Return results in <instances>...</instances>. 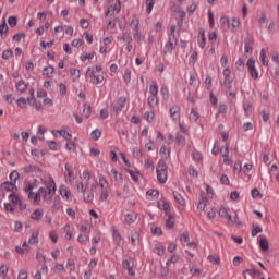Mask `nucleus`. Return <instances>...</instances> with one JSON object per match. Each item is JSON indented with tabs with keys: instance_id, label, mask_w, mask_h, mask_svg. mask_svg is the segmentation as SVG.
Wrapping results in <instances>:
<instances>
[{
	"instance_id": "1",
	"label": "nucleus",
	"mask_w": 279,
	"mask_h": 279,
	"mask_svg": "<svg viewBox=\"0 0 279 279\" xmlns=\"http://www.w3.org/2000/svg\"><path fill=\"white\" fill-rule=\"evenodd\" d=\"M222 75L226 95L228 99L232 101V99H236V92L232 90V84H234V78H232V70H230V68H225L222 71Z\"/></svg>"
},
{
	"instance_id": "2",
	"label": "nucleus",
	"mask_w": 279,
	"mask_h": 279,
	"mask_svg": "<svg viewBox=\"0 0 279 279\" xmlns=\"http://www.w3.org/2000/svg\"><path fill=\"white\" fill-rule=\"evenodd\" d=\"M98 186L100 187V202H108V197H110V183H108L104 174L98 175Z\"/></svg>"
},
{
	"instance_id": "3",
	"label": "nucleus",
	"mask_w": 279,
	"mask_h": 279,
	"mask_svg": "<svg viewBox=\"0 0 279 279\" xmlns=\"http://www.w3.org/2000/svg\"><path fill=\"white\" fill-rule=\"evenodd\" d=\"M157 180L160 184H167L169 178V166L165 160H159L156 169Z\"/></svg>"
},
{
	"instance_id": "4",
	"label": "nucleus",
	"mask_w": 279,
	"mask_h": 279,
	"mask_svg": "<svg viewBox=\"0 0 279 279\" xmlns=\"http://www.w3.org/2000/svg\"><path fill=\"white\" fill-rule=\"evenodd\" d=\"M86 78L89 80L90 84H94L95 86L99 84H104V75L101 74H95V69L87 68L86 71Z\"/></svg>"
},
{
	"instance_id": "5",
	"label": "nucleus",
	"mask_w": 279,
	"mask_h": 279,
	"mask_svg": "<svg viewBox=\"0 0 279 279\" xmlns=\"http://www.w3.org/2000/svg\"><path fill=\"white\" fill-rule=\"evenodd\" d=\"M175 47H178V39H168L162 49L163 56H173V49H175Z\"/></svg>"
},
{
	"instance_id": "6",
	"label": "nucleus",
	"mask_w": 279,
	"mask_h": 279,
	"mask_svg": "<svg viewBox=\"0 0 279 279\" xmlns=\"http://www.w3.org/2000/svg\"><path fill=\"white\" fill-rule=\"evenodd\" d=\"M45 186L46 191H48V199H53V195H56V181L53 180V178L49 177L46 181Z\"/></svg>"
},
{
	"instance_id": "7",
	"label": "nucleus",
	"mask_w": 279,
	"mask_h": 279,
	"mask_svg": "<svg viewBox=\"0 0 279 279\" xmlns=\"http://www.w3.org/2000/svg\"><path fill=\"white\" fill-rule=\"evenodd\" d=\"M246 66L248 69L251 77L253 80H258V70L256 69V61L254 60V58L247 60Z\"/></svg>"
},
{
	"instance_id": "8",
	"label": "nucleus",
	"mask_w": 279,
	"mask_h": 279,
	"mask_svg": "<svg viewBox=\"0 0 279 279\" xmlns=\"http://www.w3.org/2000/svg\"><path fill=\"white\" fill-rule=\"evenodd\" d=\"M123 269H126L129 276H136V271H134V259L129 257L122 260Z\"/></svg>"
},
{
	"instance_id": "9",
	"label": "nucleus",
	"mask_w": 279,
	"mask_h": 279,
	"mask_svg": "<svg viewBox=\"0 0 279 279\" xmlns=\"http://www.w3.org/2000/svg\"><path fill=\"white\" fill-rule=\"evenodd\" d=\"M40 196H43L44 199L49 201V192L47 191L46 187H39L38 192H36L35 195L33 196V203L37 205L40 204Z\"/></svg>"
},
{
	"instance_id": "10",
	"label": "nucleus",
	"mask_w": 279,
	"mask_h": 279,
	"mask_svg": "<svg viewBox=\"0 0 279 279\" xmlns=\"http://www.w3.org/2000/svg\"><path fill=\"white\" fill-rule=\"evenodd\" d=\"M34 189H38V180L36 179L33 182L27 183L25 186V192L28 193V199L34 201V196L36 195V193L33 192Z\"/></svg>"
},
{
	"instance_id": "11",
	"label": "nucleus",
	"mask_w": 279,
	"mask_h": 279,
	"mask_svg": "<svg viewBox=\"0 0 279 279\" xmlns=\"http://www.w3.org/2000/svg\"><path fill=\"white\" fill-rule=\"evenodd\" d=\"M125 104H128V98H125L124 96L120 97L117 100V104L113 106V111L116 112V114H120L123 108H125Z\"/></svg>"
},
{
	"instance_id": "12",
	"label": "nucleus",
	"mask_w": 279,
	"mask_h": 279,
	"mask_svg": "<svg viewBox=\"0 0 279 279\" xmlns=\"http://www.w3.org/2000/svg\"><path fill=\"white\" fill-rule=\"evenodd\" d=\"M257 241L263 252H267L269 250V240H267V236L258 235Z\"/></svg>"
},
{
	"instance_id": "13",
	"label": "nucleus",
	"mask_w": 279,
	"mask_h": 279,
	"mask_svg": "<svg viewBox=\"0 0 279 279\" xmlns=\"http://www.w3.org/2000/svg\"><path fill=\"white\" fill-rule=\"evenodd\" d=\"M239 27H241V21H239V19L232 17L229 20V29H231V32H239Z\"/></svg>"
},
{
	"instance_id": "14",
	"label": "nucleus",
	"mask_w": 279,
	"mask_h": 279,
	"mask_svg": "<svg viewBox=\"0 0 279 279\" xmlns=\"http://www.w3.org/2000/svg\"><path fill=\"white\" fill-rule=\"evenodd\" d=\"M39 234H40V231H38V229L32 230L31 238L28 239L29 245H38V243H39V240H38Z\"/></svg>"
},
{
	"instance_id": "15",
	"label": "nucleus",
	"mask_w": 279,
	"mask_h": 279,
	"mask_svg": "<svg viewBox=\"0 0 279 279\" xmlns=\"http://www.w3.org/2000/svg\"><path fill=\"white\" fill-rule=\"evenodd\" d=\"M198 33V47L204 49V47H206V31L204 28H199Z\"/></svg>"
},
{
	"instance_id": "16",
	"label": "nucleus",
	"mask_w": 279,
	"mask_h": 279,
	"mask_svg": "<svg viewBox=\"0 0 279 279\" xmlns=\"http://www.w3.org/2000/svg\"><path fill=\"white\" fill-rule=\"evenodd\" d=\"M60 195L66 199V202H71L72 196H71V190L66 189L64 185L60 186Z\"/></svg>"
},
{
	"instance_id": "17",
	"label": "nucleus",
	"mask_w": 279,
	"mask_h": 279,
	"mask_svg": "<svg viewBox=\"0 0 279 279\" xmlns=\"http://www.w3.org/2000/svg\"><path fill=\"white\" fill-rule=\"evenodd\" d=\"M189 119L193 123H197V121H199V112L197 111V109H195V108L191 109L190 114H189Z\"/></svg>"
},
{
	"instance_id": "18",
	"label": "nucleus",
	"mask_w": 279,
	"mask_h": 279,
	"mask_svg": "<svg viewBox=\"0 0 279 279\" xmlns=\"http://www.w3.org/2000/svg\"><path fill=\"white\" fill-rule=\"evenodd\" d=\"M44 216H45V210H43V209H36V210L31 215V219H33L34 221H40V219H43Z\"/></svg>"
},
{
	"instance_id": "19",
	"label": "nucleus",
	"mask_w": 279,
	"mask_h": 279,
	"mask_svg": "<svg viewBox=\"0 0 279 279\" xmlns=\"http://www.w3.org/2000/svg\"><path fill=\"white\" fill-rule=\"evenodd\" d=\"M170 117L174 121H178V119H180V107H178V106L171 107L170 108Z\"/></svg>"
},
{
	"instance_id": "20",
	"label": "nucleus",
	"mask_w": 279,
	"mask_h": 279,
	"mask_svg": "<svg viewBox=\"0 0 279 279\" xmlns=\"http://www.w3.org/2000/svg\"><path fill=\"white\" fill-rule=\"evenodd\" d=\"M59 133V135L64 138L65 141H69L70 138H73V135L69 132H66V130H53L52 134Z\"/></svg>"
},
{
	"instance_id": "21",
	"label": "nucleus",
	"mask_w": 279,
	"mask_h": 279,
	"mask_svg": "<svg viewBox=\"0 0 279 279\" xmlns=\"http://www.w3.org/2000/svg\"><path fill=\"white\" fill-rule=\"evenodd\" d=\"M153 252L157 254V256H165L166 247L162 244H156Z\"/></svg>"
},
{
	"instance_id": "22",
	"label": "nucleus",
	"mask_w": 279,
	"mask_h": 279,
	"mask_svg": "<svg viewBox=\"0 0 279 279\" xmlns=\"http://www.w3.org/2000/svg\"><path fill=\"white\" fill-rule=\"evenodd\" d=\"M173 197L179 206H186V201L182 197V194L173 192Z\"/></svg>"
},
{
	"instance_id": "23",
	"label": "nucleus",
	"mask_w": 279,
	"mask_h": 279,
	"mask_svg": "<svg viewBox=\"0 0 279 279\" xmlns=\"http://www.w3.org/2000/svg\"><path fill=\"white\" fill-rule=\"evenodd\" d=\"M44 75H46V77H53V75H56V68L52 65L44 68Z\"/></svg>"
},
{
	"instance_id": "24",
	"label": "nucleus",
	"mask_w": 279,
	"mask_h": 279,
	"mask_svg": "<svg viewBox=\"0 0 279 279\" xmlns=\"http://www.w3.org/2000/svg\"><path fill=\"white\" fill-rule=\"evenodd\" d=\"M137 217L138 216L134 211H132L130 214H126L125 215V222L130 226V225L134 223V221H136Z\"/></svg>"
},
{
	"instance_id": "25",
	"label": "nucleus",
	"mask_w": 279,
	"mask_h": 279,
	"mask_svg": "<svg viewBox=\"0 0 279 279\" xmlns=\"http://www.w3.org/2000/svg\"><path fill=\"white\" fill-rule=\"evenodd\" d=\"M259 60H260L263 66L269 65V60L267 58V53L265 52L264 48L260 50Z\"/></svg>"
},
{
	"instance_id": "26",
	"label": "nucleus",
	"mask_w": 279,
	"mask_h": 279,
	"mask_svg": "<svg viewBox=\"0 0 279 279\" xmlns=\"http://www.w3.org/2000/svg\"><path fill=\"white\" fill-rule=\"evenodd\" d=\"M147 104L150 108H158V96H148Z\"/></svg>"
},
{
	"instance_id": "27",
	"label": "nucleus",
	"mask_w": 279,
	"mask_h": 279,
	"mask_svg": "<svg viewBox=\"0 0 279 279\" xmlns=\"http://www.w3.org/2000/svg\"><path fill=\"white\" fill-rule=\"evenodd\" d=\"M15 88L19 93H25V90H27V84L25 81L21 80L15 84Z\"/></svg>"
},
{
	"instance_id": "28",
	"label": "nucleus",
	"mask_w": 279,
	"mask_h": 279,
	"mask_svg": "<svg viewBox=\"0 0 279 279\" xmlns=\"http://www.w3.org/2000/svg\"><path fill=\"white\" fill-rule=\"evenodd\" d=\"M158 208L160 210H165V213H169V210L171 209V206L169 205V202H167V201H159Z\"/></svg>"
},
{
	"instance_id": "29",
	"label": "nucleus",
	"mask_w": 279,
	"mask_h": 279,
	"mask_svg": "<svg viewBox=\"0 0 279 279\" xmlns=\"http://www.w3.org/2000/svg\"><path fill=\"white\" fill-rule=\"evenodd\" d=\"M110 12H116V14H119L121 12V2L116 3L113 7L110 5L108 8L106 16H108V14H110Z\"/></svg>"
},
{
	"instance_id": "30",
	"label": "nucleus",
	"mask_w": 279,
	"mask_h": 279,
	"mask_svg": "<svg viewBox=\"0 0 279 279\" xmlns=\"http://www.w3.org/2000/svg\"><path fill=\"white\" fill-rule=\"evenodd\" d=\"M207 260H209L211 265H219L221 263V257H219V255H208Z\"/></svg>"
},
{
	"instance_id": "31",
	"label": "nucleus",
	"mask_w": 279,
	"mask_h": 279,
	"mask_svg": "<svg viewBox=\"0 0 279 279\" xmlns=\"http://www.w3.org/2000/svg\"><path fill=\"white\" fill-rule=\"evenodd\" d=\"M146 14H149L154 10V5H156V0H146Z\"/></svg>"
},
{
	"instance_id": "32",
	"label": "nucleus",
	"mask_w": 279,
	"mask_h": 279,
	"mask_svg": "<svg viewBox=\"0 0 279 279\" xmlns=\"http://www.w3.org/2000/svg\"><path fill=\"white\" fill-rule=\"evenodd\" d=\"M206 206H208V199L203 197L198 202L197 209L201 210L202 213H204L206 210Z\"/></svg>"
},
{
	"instance_id": "33",
	"label": "nucleus",
	"mask_w": 279,
	"mask_h": 279,
	"mask_svg": "<svg viewBox=\"0 0 279 279\" xmlns=\"http://www.w3.org/2000/svg\"><path fill=\"white\" fill-rule=\"evenodd\" d=\"M123 80L125 84H130V82H132V71L130 69L124 70Z\"/></svg>"
},
{
	"instance_id": "34",
	"label": "nucleus",
	"mask_w": 279,
	"mask_h": 279,
	"mask_svg": "<svg viewBox=\"0 0 279 279\" xmlns=\"http://www.w3.org/2000/svg\"><path fill=\"white\" fill-rule=\"evenodd\" d=\"M15 184L16 183H13L12 181L11 182H4L2 184V189H4V191L11 192V191H14V189H16Z\"/></svg>"
},
{
	"instance_id": "35",
	"label": "nucleus",
	"mask_w": 279,
	"mask_h": 279,
	"mask_svg": "<svg viewBox=\"0 0 279 279\" xmlns=\"http://www.w3.org/2000/svg\"><path fill=\"white\" fill-rule=\"evenodd\" d=\"M140 23L141 22L137 20V17H133L130 22L131 29H133V32H137Z\"/></svg>"
},
{
	"instance_id": "36",
	"label": "nucleus",
	"mask_w": 279,
	"mask_h": 279,
	"mask_svg": "<svg viewBox=\"0 0 279 279\" xmlns=\"http://www.w3.org/2000/svg\"><path fill=\"white\" fill-rule=\"evenodd\" d=\"M93 58H95V52L93 51L80 56V60H82V62H86V60H93Z\"/></svg>"
},
{
	"instance_id": "37",
	"label": "nucleus",
	"mask_w": 279,
	"mask_h": 279,
	"mask_svg": "<svg viewBox=\"0 0 279 279\" xmlns=\"http://www.w3.org/2000/svg\"><path fill=\"white\" fill-rule=\"evenodd\" d=\"M149 95L154 97H158V84L153 83L149 87Z\"/></svg>"
},
{
	"instance_id": "38",
	"label": "nucleus",
	"mask_w": 279,
	"mask_h": 279,
	"mask_svg": "<svg viewBox=\"0 0 279 279\" xmlns=\"http://www.w3.org/2000/svg\"><path fill=\"white\" fill-rule=\"evenodd\" d=\"M155 117H156V113H154V111H146L144 113V119H146V121L148 123H151L154 121Z\"/></svg>"
},
{
	"instance_id": "39",
	"label": "nucleus",
	"mask_w": 279,
	"mask_h": 279,
	"mask_svg": "<svg viewBox=\"0 0 279 279\" xmlns=\"http://www.w3.org/2000/svg\"><path fill=\"white\" fill-rule=\"evenodd\" d=\"M173 226H175V218H173L171 215H168V218L166 219V227L171 229Z\"/></svg>"
},
{
	"instance_id": "40",
	"label": "nucleus",
	"mask_w": 279,
	"mask_h": 279,
	"mask_svg": "<svg viewBox=\"0 0 279 279\" xmlns=\"http://www.w3.org/2000/svg\"><path fill=\"white\" fill-rule=\"evenodd\" d=\"M113 241L117 245H121V233L119 231L113 230L112 232Z\"/></svg>"
},
{
	"instance_id": "41",
	"label": "nucleus",
	"mask_w": 279,
	"mask_h": 279,
	"mask_svg": "<svg viewBox=\"0 0 279 279\" xmlns=\"http://www.w3.org/2000/svg\"><path fill=\"white\" fill-rule=\"evenodd\" d=\"M47 145L51 151H58L59 145L56 141H47Z\"/></svg>"
},
{
	"instance_id": "42",
	"label": "nucleus",
	"mask_w": 279,
	"mask_h": 279,
	"mask_svg": "<svg viewBox=\"0 0 279 279\" xmlns=\"http://www.w3.org/2000/svg\"><path fill=\"white\" fill-rule=\"evenodd\" d=\"M180 260V257L177 255H172L167 262H166V267H171V264L175 265Z\"/></svg>"
},
{
	"instance_id": "43",
	"label": "nucleus",
	"mask_w": 279,
	"mask_h": 279,
	"mask_svg": "<svg viewBox=\"0 0 279 279\" xmlns=\"http://www.w3.org/2000/svg\"><path fill=\"white\" fill-rule=\"evenodd\" d=\"M10 271V268L5 265L0 266V278L8 277V272Z\"/></svg>"
},
{
	"instance_id": "44",
	"label": "nucleus",
	"mask_w": 279,
	"mask_h": 279,
	"mask_svg": "<svg viewBox=\"0 0 279 279\" xmlns=\"http://www.w3.org/2000/svg\"><path fill=\"white\" fill-rule=\"evenodd\" d=\"M65 149H68V151H72L73 154H75V151H77V146H75V143L73 142H68L65 144Z\"/></svg>"
},
{
	"instance_id": "45",
	"label": "nucleus",
	"mask_w": 279,
	"mask_h": 279,
	"mask_svg": "<svg viewBox=\"0 0 279 279\" xmlns=\"http://www.w3.org/2000/svg\"><path fill=\"white\" fill-rule=\"evenodd\" d=\"M13 56H14V53L10 49L3 50V52H2L3 60H12Z\"/></svg>"
},
{
	"instance_id": "46",
	"label": "nucleus",
	"mask_w": 279,
	"mask_h": 279,
	"mask_svg": "<svg viewBox=\"0 0 279 279\" xmlns=\"http://www.w3.org/2000/svg\"><path fill=\"white\" fill-rule=\"evenodd\" d=\"M70 75H71L72 77H75V80H80V77H81V75H82V72H81L80 70L75 69V68H72V69L70 70Z\"/></svg>"
},
{
	"instance_id": "47",
	"label": "nucleus",
	"mask_w": 279,
	"mask_h": 279,
	"mask_svg": "<svg viewBox=\"0 0 279 279\" xmlns=\"http://www.w3.org/2000/svg\"><path fill=\"white\" fill-rule=\"evenodd\" d=\"M84 202H87V204H92V202L95 199V194L93 192H89L87 194H83Z\"/></svg>"
},
{
	"instance_id": "48",
	"label": "nucleus",
	"mask_w": 279,
	"mask_h": 279,
	"mask_svg": "<svg viewBox=\"0 0 279 279\" xmlns=\"http://www.w3.org/2000/svg\"><path fill=\"white\" fill-rule=\"evenodd\" d=\"M19 178H21V175L19 174V171L13 170V171L10 173V180H11V182H13L14 184H16V180H19Z\"/></svg>"
},
{
	"instance_id": "49",
	"label": "nucleus",
	"mask_w": 279,
	"mask_h": 279,
	"mask_svg": "<svg viewBox=\"0 0 279 279\" xmlns=\"http://www.w3.org/2000/svg\"><path fill=\"white\" fill-rule=\"evenodd\" d=\"M244 51L245 53L250 54H252V51H254V49L252 48V44L248 40H244Z\"/></svg>"
},
{
	"instance_id": "50",
	"label": "nucleus",
	"mask_w": 279,
	"mask_h": 279,
	"mask_svg": "<svg viewBox=\"0 0 279 279\" xmlns=\"http://www.w3.org/2000/svg\"><path fill=\"white\" fill-rule=\"evenodd\" d=\"M243 109H244L246 117H250V114H252V105L250 102H244Z\"/></svg>"
},
{
	"instance_id": "51",
	"label": "nucleus",
	"mask_w": 279,
	"mask_h": 279,
	"mask_svg": "<svg viewBox=\"0 0 279 279\" xmlns=\"http://www.w3.org/2000/svg\"><path fill=\"white\" fill-rule=\"evenodd\" d=\"M90 136L93 138V141H99L101 138V131L99 130H94L92 133H90Z\"/></svg>"
},
{
	"instance_id": "52",
	"label": "nucleus",
	"mask_w": 279,
	"mask_h": 279,
	"mask_svg": "<svg viewBox=\"0 0 279 279\" xmlns=\"http://www.w3.org/2000/svg\"><path fill=\"white\" fill-rule=\"evenodd\" d=\"M175 141L178 143V145H185L186 143V138L184 137V135L178 133L175 136Z\"/></svg>"
},
{
	"instance_id": "53",
	"label": "nucleus",
	"mask_w": 279,
	"mask_h": 279,
	"mask_svg": "<svg viewBox=\"0 0 279 279\" xmlns=\"http://www.w3.org/2000/svg\"><path fill=\"white\" fill-rule=\"evenodd\" d=\"M175 25L170 26V34H169V39L170 40H178V37H175Z\"/></svg>"
},
{
	"instance_id": "54",
	"label": "nucleus",
	"mask_w": 279,
	"mask_h": 279,
	"mask_svg": "<svg viewBox=\"0 0 279 279\" xmlns=\"http://www.w3.org/2000/svg\"><path fill=\"white\" fill-rule=\"evenodd\" d=\"M122 40L123 43H126L128 45H130V43H132V35L130 33H123Z\"/></svg>"
},
{
	"instance_id": "55",
	"label": "nucleus",
	"mask_w": 279,
	"mask_h": 279,
	"mask_svg": "<svg viewBox=\"0 0 279 279\" xmlns=\"http://www.w3.org/2000/svg\"><path fill=\"white\" fill-rule=\"evenodd\" d=\"M16 104L19 108H25V106H27V99H25V97H21L16 100Z\"/></svg>"
},
{
	"instance_id": "56",
	"label": "nucleus",
	"mask_w": 279,
	"mask_h": 279,
	"mask_svg": "<svg viewBox=\"0 0 279 279\" xmlns=\"http://www.w3.org/2000/svg\"><path fill=\"white\" fill-rule=\"evenodd\" d=\"M218 215L222 219H228V209L226 207H220Z\"/></svg>"
},
{
	"instance_id": "57",
	"label": "nucleus",
	"mask_w": 279,
	"mask_h": 279,
	"mask_svg": "<svg viewBox=\"0 0 279 279\" xmlns=\"http://www.w3.org/2000/svg\"><path fill=\"white\" fill-rule=\"evenodd\" d=\"M146 195L148 196V197H158L159 195H160V192H158V190H148L147 192H146Z\"/></svg>"
},
{
	"instance_id": "58",
	"label": "nucleus",
	"mask_w": 279,
	"mask_h": 279,
	"mask_svg": "<svg viewBox=\"0 0 279 279\" xmlns=\"http://www.w3.org/2000/svg\"><path fill=\"white\" fill-rule=\"evenodd\" d=\"M208 19H209V27H215V14H213V11H208Z\"/></svg>"
},
{
	"instance_id": "59",
	"label": "nucleus",
	"mask_w": 279,
	"mask_h": 279,
	"mask_svg": "<svg viewBox=\"0 0 279 279\" xmlns=\"http://www.w3.org/2000/svg\"><path fill=\"white\" fill-rule=\"evenodd\" d=\"M76 189H77V191H81V193H83V195H86V185H84V183L76 182Z\"/></svg>"
},
{
	"instance_id": "60",
	"label": "nucleus",
	"mask_w": 279,
	"mask_h": 279,
	"mask_svg": "<svg viewBox=\"0 0 279 279\" xmlns=\"http://www.w3.org/2000/svg\"><path fill=\"white\" fill-rule=\"evenodd\" d=\"M128 173L131 175L133 182H138V172H134V170H128Z\"/></svg>"
},
{
	"instance_id": "61",
	"label": "nucleus",
	"mask_w": 279,
	"mask_h": 279,
	"mask_svg": "<svg viewBox=\"0 0 279 279\" xmlns=\"http://www.w3.org/2000/svg\"><path fill=\"white\" fill-rule=\"evenodd\" d=\"M90 106H87V105H84V108H83V114L86 119H88L90 117Z\"/></svg>"
},
{
	"instance_id": "62",
	"label": "nucleus",
	"mask_w": 279,
	"mask_h": 279,
	"mask_svg": "<svg viewBox=\"0 0 279 279\" xmlns=\"http://www.w3.org/2000/svg\"><path fill=\"white\" fill-rule=\"evenodd\" d=\"M8 23L10 25V27H16V24H17L16 16H9Z\"/></svg>"
},
{
	"instance_id": "63",
	"label": "nucleus",
	"mask_w": 279,
	"mask_h": 279,
	"mask_svg": "<svg viewBox=\"0 0 279 279\" xmlns=\"http://www.w3.org/2000/svg\"><path fill=\"white\" fill-rule=\"evenodd\" d=\"M267 29H268V34H274L276 32V22L271 21Z\"/></svg>"
},
{
	"instance_id": "64",
	"label": "nucleus",
	"mask_w": 279,
	"mask_h": 279,
	"mask_svg": "<svg viewBox=\"0 0 279 279\" xmlns=\"http://www.w3.org/2000/svg\"><path fill=\"white\" fill-rule=\"evenodd\" d=\"M17 278H19V279H27V278H28L27 270L21 269V270L19 271Z\"/></svg>"
}]
</instances>
